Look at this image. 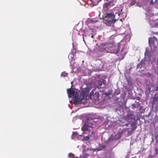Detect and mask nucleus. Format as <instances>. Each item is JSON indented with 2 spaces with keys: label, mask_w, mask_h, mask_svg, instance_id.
Segmentation results:
<instances>
[{
  "label": "nucleus",
  "mask_w": 158,
  "mask_h": 158,
  "mask_svg": "<svg viewBox=\"0 0 158 158\" xmlns=\"http://www.w3.org/2000/svg\"><path fill=\"white\" fill-rule=\"evenodd\" d=\"M115 46V43L113 41L104 44H102L99 46L96 45L93 50L89 49L87 52L86 54L94 57L100 56L101 54L100 53L103 52L116 54L119 51L120 44L118 43L116 46Z\"/></svg>",
  "instance_id": "obj_1"
},
{
  "label": "nucleus",
  "mask_w": 158,
  "mask_h": 158,
  "mask_svg": "<svg viewBox=\"0 0 158 158\" xmlns=\"http://www.w3.org/2000/svg\"><path fill=\"white\" fill-rule=\"evenodd\" d=\"M97 119H93L91 117L88 116L85 118L83 121L84 125L81 128V130L83 132L82 134H88L91 140H96L97 136L94 132L96 129Z\"/></svg>",
  "instance_id": "obj_2"
},
{
  "label": "nucleus",
  "mask_w": 158,
  "mask_h": 158,
  "mask_svg": "<svg viewBox=\"0 0 158 158\" xmlns=\"http://www.w3.org/2000/svg\"><path fill=\"white\" fill-rule=\"evenodd\" d=\"M106 81L104 79L97 81L96 83L97 86L93 89L90 94L91 99L97 102L99 100V93H101V94L102 95L104 94H106L104 89L106 86Z\"/></svg>",
  "instance_id": "obj_3"
},
{
  "label": "nucleus",
  "mask_w": 158,
  "mask_h": 158,
  "mask_svg": "<svg viewBox=\"0 0 158 158\" xmlns=\"http://www.w3.org/2000/svg\"><path fill=\"white\" fill-rule=\"evenodd\" d=\"M67 94L69 97L73 98L74 104L76 105L79 103L85 104L86 102V97L83 95L82 98L80 99L78 92L71 89V87L67 90Z\"/></svg>",
  "instance_id": "obj_4"
},
{
  "label": "nucleus",
  "mask_w": 158,
  "mask_h": 158,
  "mask_svg": "<svg viewBox=\"0 0 158 158\" xmlns=\"http://www.w3.org/2000/svg\"><path fill=\"white\" fill-rule=\"evenodd\" d=\"M123 7L121 5H119L114 7L113 10V13L114 14L117 18L122 17L123 19L126 17L127 14L123 10Z\"/></svg>",
  "instance_id": "obj_5"
},
{
  "label": "nucleus",
  "mask_w": 158,
  "mask_h": 158,
  "mask_svg": "<svg viewBox=\"0 0 158 158\" xmlns=\"http://www.w3.org/2000/svg\"><path fill=\"white\" fill-rule=\"evenodd\" d=\"M125 119L130 123L129 124L131 126L135 125V123L136 122L137 119L136 116L134 114L133 111H131L127 112V114L125 117Z\"/></svg>",
  "instance_id": "obj_6"
},
{
  "label": "nucleus",
  "mask_w": 158,
  "mask_h": 158,
  "mask_svg": "<svg viewBox=\"0 0 158 158\" xmlns=\"http://www.w3.org/2000/svg\"><path fill=\"white\" fill-rule=\"evenodd\" d=\"M106 17L107 18L106 21L107 23L109 24H112L114 23L116 19L115 18L116 17L114 14L112 12L110 13H107L106 14Z\"/></svg>",
  "instance_id": "obj_7"
},
{
  "label": "nucleus",
  "mask_w": 158,
  "mask_h": 158,
  "mask_svg": "<svg viewBox=\"0 0 158 158\" xmlns=\"http://www.w3.org/2000/svg\"><path fill=\"white\" fill-rule=\"evenodd\" d=\"M115 3V2L114 1H110L107 3H106L104 5V8L108 10L114 5Z\"/></svg>",
  "instance_id": "obj_8"
},
{
  "label": "nucleus",
  "mask_w": 158,
  "mask_h": 158,
  "mask_svg": "<svg viewBox=\"0 0 158 158\" xmlns=\"http://www.w3.org/2000/svg\"><path fill=\"white\" fill-rule=\"evenodd\" d=\"M145 60H142L138 64L137 66V69L139 68L140 69H141L142 68H144L145 66Z\"/></svg>",
  "instance_id": "obj_9"
},
{
  "label": "nucleus",
  "mask_w": 158,
  "mask_h": 158,
  "mask_svg": "<svg viewBox=\"0 0 158 158\" xmlns=\"http://www.w3.org/2000/svg\"><path fill=\"white\" fill-rule=\"evenodd\" d=\"M152 86L150 84H147L145 94L146 95L149 94L151 92V87Z\"/></svg>",
  "instance_id": "obj_10"
},
{
  "label": "nucleus",
  "mask_w": 158,
  "mask_h": 158,
  "mask_svg": "<svg viewBox=\"0 0 158 158\" xmlns=\"http://www.w3.org/2000/svg\"><path fill=\"white\" fill-rule=\"evenodd\" d=\"M99 148H97L96 149L93 148L91 150H93L94 151H96V150L99 151L103 149L106 147L105 145H102L99 143Z\"/></svg>",
  "instance_id": "obj_11"
},
{
  "label": "nucleus",
  "mask_w": 158,
  "mask_h": 158,
  "mask_svg": "<svg viewBox=\"0 0 158 158\" xmlns=\"http://www.w3.org/2000/svg\"><path fill=\"white\" fill-rule=\"evenodd\" d=\"M149 23L150 25V27H158V24H157L156 22H154V21L152 22L151 21H150Z\"/></svg>",
  "instance_id": "obj_12"
},
{
  "label": "nucleus",
  "mask_w": 158,
  "mask_h": 158,
  "mask_svg": "<svg viewBox=\"0 0 158 158\" xmlns=\"http://www.w3.org/2000/svg\"><path fill=\"white\" fill-rule=\"evenodd\" d=\"M76 50L73 49V51L71 52V53H70L68 56V58L69 59L70 57L71 59L73 58L74 57V56L76 54Z\"/></svg>",
  "instance_id": "obj_13"
},
{
  "label": "nucleus",
  "mask_w": 158,
  "mask_h": 158,
  "mask_svg": "<svg viewBox=\"0 0 158 158\" xmlns=\"http://www.w3.org/2000/svg\"><path fill=\"white\" fill-rule=\"evenodd\" d=\"M120 138V137H114L113 136L111 135L109 137V139L107 140V143H110V141H114L115 140L117 139H119Z\"/></svg>",
  "instance_id": "obj_14"
},
{
  "label": "nucleus",
  "mask_w": 158,
  "mask_h": 158,
  "mask_svg": "<svg viewBox=\"0 0 158 158\" xmlns=\"http://www.w3.org/2000/svg\"><path fill=\"white\" fill-rule=\"evenodd\" d=\"M90 89H91L90 87L87 86L83 90L82 92L84 94H87L89 92Z\"/></svg>",
  "instance_id": "obj_15"
},
{
  "label": "nucleus",
  "mask_w": 158,
  "mask_h": 158,
  "mask_svg": "<svg viewBox=\"0 0 158 158\" xmlns=\"http://www.w3.org/2000/svg\"><path fill=\"white\" fill-rule=\"evenodd\" d=\"M119 31H120L119 34H125V32L126 31L125 28L123 27H121L119 29Z\"/></svg>",
  "instance_id": "obj_16"
},
{
  "label": "nucleus",
  "mask_w": 158,
  "mask_h": 158,
  "mask_svg": "<svg viewBox=\"0 0 158 158\" xmlns=\"http://www.w3.org/2000/svg\"><path fill=\"white\" fill-rule=\"evenodd\" d=\"M78 136V133L77 132H74L73 133L71 138L73 139L74 138H77Z\"/></svg>",
  "instance_id": "obj_17"
},
{
  "label": "nucleus",
  "mask_w": 158,
  "mask_h": 158,
  "mask_svg": "<svg viewBox=\"0 0 158 158\" xmlns=\"http://www.w3.org/2000/svg\"><path fill=\"white\" fill-rule=\"evenodd\" d=\"M158 100V95L155 94L153 98V101L154 102H157Z\"/></svg>",
  "instance_id": "obj_18"
},
{
  "label": "nucleus",
  "mask_w": 158,
  "mask_h": 158,
  "mask_svg": "<svg viewBox=\"0 0 158 158\" xmlns=\"http://www.w3.org/2000/svg\"><path fill=\"white\" fill-rule=\"evenodd\" d=\"M68 73L65 72H62L61 74V77H65L68 76Z\"/></svg>",
  "instance_id": "obj_19"
},
{
  "label": "nucleus",
  "mask_w": 158,
  "mask_h": 158,
  "mask_svg": "<svg viewBox=\"0 0 158 158\" xmlns=\"http://www.w3.org/2000/svg\"><path fill=\"white\" fill-rule=\"evenodd\" d=\"M136 2L135 0H132L130 2V4H129V6H132L134 5Z\"/></svg>",
  "instance_id": "obj_20"
},
{
  "label": "nucleus",
  "mask_w": 158,
  "mask_h": 158,
  "mask_svg": "<svg viewBox=\"0 0 158 158\" xmlns=\"http://www.w3.org/2000/svg\"><path fill=\"white\" fill-rule=\"evenodd\" d=\"M139 106H137V104L135 103H133L131 105V108L134 109L135 108H138Z\"/></svg>",
  "instance_id": "obj_21"
},
{
  "label": "nucleus",
  "mask_w": 158,
  "mask_h": 158,
  "mask_svg": "<svg viewBox=\"0 0 158 158\" xmlns=\"http://www.w3.org/2000/svg\"><path fill=\"white\" fill-rule=\"evenodd\" d=\"M69 156L70 158H77V157H75L74 155L72 153H69Z\"/></svg>",
  "instance_id": "obj_22"
},
{
  "label": "nucleus",
  "mask_w": 158,
  "mask_h": 158,
  "mask_svg": "<svg viewBox=\"0 0 158 158\" xmlns=\"http://www.w3.org/2000/svg\"><path fill=\"white\" fill-rule=\"evenodd\" d=\"M155 151H156L155 154L157 155L158 154V143L155 147Z\"/></svg>",
  "instance_id": "obj_23"
},
{
  "label": "nucleus",
  "mask_w": 158,
  "mask_h": 158,
  "mask_svg": "<svg viewBox=\"0 0 158 158\" xmlns=\"http://www.w3.org/2000/svg\"><path fill=\"white\" fill-rule=\"evenodd\" d=\"M83 139L84 140L87 141L89 139H90V137H89V135L88 136H84Z\"/></svg>",
  "instance_id": "obj_24"
},
{
  "label": "nucleus",
  "mask_w": 158,
  "mask_h": 158,
  "mask_svg": "<svg viewBox=\"0 0 158 158\" xmlns=\"http://www.w3.org/2000/svg\"><path fill=\"white\" fill-rule=\"evenodd\" d=\"M139 102H140L139 101H137L136 100L135 101V104H137V106H139V105H140V103H139Z\"/></svg>",
  "instance_id": "obj_25"
},
{
  "label": "nucleus",
  "mask_w": 158,
  "mask_h": 158,
  "mask_svg": "<svg viewBox=\"0 0 158 158\" xmlns=\"http://www.w3.org/2000/svg\"><path fill=\"white\" fill-rule=\"evenodd\" d=\"M156 0H150V3L151 4H152L156 1Z\"/></svg>",
  "instance_id": "obj_26"
},
{
  "label": "nucleus",
  "mask_w": 158,
  "mask_h": 158,
  "mask_svg": "<svg viewBox=\"0 0 158 158\" xmlns=\"http://www.w3.org/2000/svg\"><path fill=\"white\" fill-rule=\"evenodd\" d=\"M148 56V52L146 50L145 52V56Z\"/></svg>",
  "instance_id": "obj_27"
},
{
  "label": "nucleus",
  "mask_w": 158,
  "mask_h": 158,
  "mask_svg": "<svg viewBox=\"0 0 158 158\" xmlns=\"http://www.w3.org/2000/svg\"><path fill=\"white\" fill-rule=\"evenodd\" d=\"M146 75L148 77H150L151 76V74H150V73L148 72L147 73Z\"/></svg>",
  "instance_id": "obj_28"
},
{
  "label": "nucleus",
  "mask_w": 158,
  "mask_h": 158,
  "mask_svg": "<svg viewBox=\"0 0 158 158\" xmlns=\"http://www.w3.org/2000/svg\"><path fill=\"white\" fill-rule=\"evenodd\" d=\"M155 91H158V85H157V86L155 87Z\"/></svg>",
  "instance_id": "obj_29"
},
{
  "label": "nucleus",
  "mask_w": 158,
  "mask_h": 158,
  "mask_svg": "<svg viewBox=\"0 0 158 158\" xmlns=\"http://www.w3.org/2000/svg\"><path fill=\"white\" fill-rule=\"evenodd\" d=\"M114 36H114V35H112L110 37V39L111 40L113 39Z\"/></svg>",
  "instance_id": "obj_30"
},
{
  "label": "nucleus",
  "mask_w": 158,
  "mask_h": 158,
  "mask_svg": "<svg viewBox=\"0 0 158 158\" xmlns=\"http://www.w3.org/2000/svg\"><path fill=\"white\" fill-rule=\"evenodd\" d=\"M140 98L139 97H137L136 98V100L138 101H140Z\"/></svg>",
  "instance_id": "obj_31"
},
{
  "label": "nucleus",
  "mask_w": 158,
  "mask_h": 158,
  "mask_svg": "<svg viewBox=\"0 0 158 158\" xmlns=\"http://www.w3.org/2000/svg\"><path fill=\"white\" fill-rule=\"evenodd\" d=\"M88 21L89 22H92L93 21L91 19H89L88 20Z\"/></svg>",
  "instance_id": "obj_32"
},
{
  "label": "nucleus",
  "mask_w": 158,
  "mask_h": 158,
  "mask_svg": "<svg viewBox=\"0 0 158 158\" xmlns=\"http://www.w3.org/2000/svg\"><path fill=\"white\" fill-rule=\"evenodd\" d=\"M123 49L121 51V54H123Z\"/></svg>",
  "instance_id": "obj_33"
},
{
  "label": "nucleus",
  "mask_w": 158,
  "mask_h": 158,
  "mask_svg": "<svg viewBox=\"0 0 158 158\" xmlns=\"http://www.w3.org/2000/svg\"><path fill=\"white\" fill-rule=\"evenodd\" d=\"M80 158H85V157H80Z\"/></svg>",
  "instance_id": "obj_34"
},
{
  "label": "nucleus",
  "mask_w": 158,
  "mask_h": 158,
  "mask_svg": "<svg viewBox=\"0 0 158 158\" xmlns=\"http://www.w3.org/2000/svg\"><path fill=\"white\" fill-rule=\"evenodd\" d=\"M72 45H73V43L72 44Z\"/></svg>",
  "instance_id": "obj_35"
},
{
  "label": "nucleus",
  "mask_w": 158,
  "mask_h": 158,
  "mask_svg": "<svg viewBox=\"0 0 158 158\" xmlns=\"http://www.w3.org/2000/svg\"><path fill=\"white\" fill-rule=\"evenodd\" d=\"M88 143L89 144V142H87V145H88Z\"/></svg>",
  "instance_id": "obj_36"
},
{
  "label": "nucleus",
  "mask_w": 158,
  "mask_h": 158,
  "mask_svg": "<svg viewBox=\"0 0 158 158\" xmlns=\"http://www.w3.org/2000/svg\"><path fill=\"white\" fill-rule=\"evenodd\" d=\"M69 102H70L71 103L72 102V101H70Z\"/></svg>",
  "instance_id": "obj_37"
},
{
  "label": "nucleus",
  "mask_w": 158,
  "mask_h": 158,
  "mask_svg": "<svg viewBox=\"0 0 158 158\" xmlns=\"http://www.w3.org/2000/svg\"><path fill=\"white\" fill-rule=\"evenodd\" d=\"M93 35H92L91 37L92 38H93Z\"/></svg>",
  "instance_id": "obj_38"
},
{
  "label": "nucleus",
  "mask_w": 158,
  "mask_h": 158,
  "mask_svg": "<svg viewBox=\"0 0 158 158\" xmlns=\"http://www.w3.org/2000/svg\"><path fill=\"white\" fill-rule=\"evenodd\" d=\"M68 106H69V107L71 109V107H70V106H69V105H68Z\"/></svg>",
  "instance_id": "obj_39"
},
{
  "label": "nucleus",
  "mask_w": 158,
  "mask_h": 158,
  "mask_svg": "<svg viewBox=\"0 0 158 158\" xmlns=\"http://www.w3.org/2000/svg\"><path fill=\"white\" fill-rule=\"evenodd\" d=\"M139 109H141V107H139Z\"/></svg>",
  "instance_id": "obj_40"
},
{
  "label": "nucleus",
  "mask_w": 158,
  "mask_h": 158,
  "mask_svg": "<svg viewBox=\"0 0 158 158\" xmlns=\"http://www.w3.org/2000/svg\"><path fill=\"white\" fill-rule=\"evenodd\" d=\"M83 37V41H85V40H84V37Z\"/></svg>",
  "instance_id": "obj_41"
},
{
  "label": "nucleus",
  "mask_w": 158,
  "mask_h": 158,
  "mask_svg": "<svg viewBox=\"0 0 158 158\" xmlns=\"http://www.w3.org/2000/svg\"><path fill=\"white\" fill-rule=\"evenodd\" d=\"M126 53H127V52H125V53H124V54L125 55Z\"/></svg>",
  "instance_id": "obj_42"
},
{
  "label": "nucleus",
  "mask_w": 158,
  "mask_h": 158,
  "mask_svg": "<svg viewBox=\"0 0 158 158\" xmlns=\"http://www.w3.org/2000/svg\"><path fill=\"white\" fill-rule=\"evenodd\" d=\"M72 83H73V82H71V84H72Z\"/></svg>",
  "instance_id": "obj_43"
},
{
  "label": "nucleus",
  "mask_w": 158,
  "mask_h": 158,
  "mask_svg": "<svg viewBox=\"0 0 158 158\" xmlns=\"http://www.w3.org/2000/svg\"><path fill=\"white\" fill-rule=\"evenodd\" d=\"M136 113H138L139 112H136Z\"/></svg>",
  "instance_id": "obj_44"
},
{
  "label": "nucleus",
  "mask_w": 158,
  "mask_h": 158,
  "mask_svg": "<svg viewBox=\"0 0 158 158\" xmlns=\"http://www.w3.org/2000/svg\"><path fill=\"white\" fill-rule=\"evenodd\" d=\"M120 20H121V21L122 20V19H121Z\"/></svg>",
  "instance_id": "obj_45"
},
{
  "label": "nucleus",
  "mask_w": 158,
  "mask_h": 158,
  "mask_svg": "<svg viewBox=\"0 0 158 158\" xmlns=\"http://www.w3.org/2000/svg\"><path fill=\"white\" fill-rule=\"evenodd\" d=\"M102 0H99V1H102Z\"/></svg>",
  "instance_id": "obj_46"
}]
</instances>
